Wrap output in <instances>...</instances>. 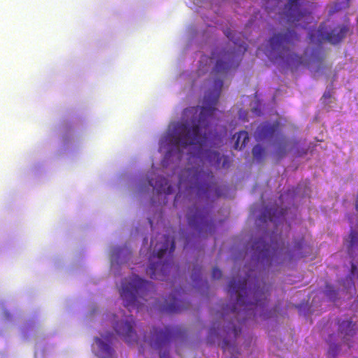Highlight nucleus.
Returning a JSON list of instances; mask_svg holds the SVG:
<instances>
[{"label":"nucleus","mask_w":358,"mask_h":358,"mask_svg":"<svg viewBox=\"0 0 358 358\" xmlns=\"http://www.w3.org/2000/svg\"><path fill=\"white\" fill-rule=\"evenodd\" d=\"M135 321L133 316L129 315L125 320L117 322L113 328L119 336H122L128 344L137 341V334L134 330Z\"/></svg>","instance_id":"nucleus-13"},{"label":"nucleus","mask_w":358,"mask_h":358,"mask_svg":"<svg viewBox=\"0 0 358 358\" xmlns=\"http://www.w3.org/2000/svg\"><path fill=\"white\" fill-rule=\"evenodd\" d=\"M223 85L220 79L215 80L216 90L211 94L204 96L203 102L206 105L200 108L198 118H193L191 124L188 122L180 123L175 127L174 133L169 135V141L176 147L186 148L196 145L198 153L207 141V131L210 119L214 115L220 93Z\"/></svg>","instance_id":"nucleus-1"},{"label":"nucleus","mask_w":358,"mask_h":358,"mask_svg":"<svg viewBox=\"0 0 358 358\" xmlns=\"http://www.w3.org/2000/svg\"><path fill=\"white\" fill-rule=\"evenodd\" d=\"M236 138L235 143H234V149L241 150L248 143L249 141V135L248 133L245 131H241L237 133L236 135L234 136V138Z\"/></svg>","instance_id":"nucleus-20"},{"label":"nucleus","mask_w":358,"mask_h":358,"mask_svg":"<svg viewBox=\"0 0 358 358\" xmlns=\"http://www.w3.org/2000/svg\"><path fill=\"white\" fill-rule=\"evenodd\" d=\"M348 31V29L346 26H338L331 30L326 36H324L321 30L316 31L314 29L309 32V39L313 42L315 41V34H317L318 37L317 41L320 43L325 39L332 44H337L345 38Z\"/></svg>","instance_id":"nucleus-14"},{"label":"nucleus","mask_w":358,"mask_h":358,"mask_svg":"<svg viewBox=\"0 0 358 358\" xmlns=\"http://www.w3.org/2000/svg\"><path fill=\"white\" fill-rule=\"evenodd\" d=\"M180 296L179 292L169 294L165 299L164 303L159 306L161 311L169 314L178 313L187 309L189 303L179 298Z\"/></svg>","instance_id":"nucleus-15"},{"label":"nucleus","mask_w":358,"mask_h":358,"mask_svg":"<svg viewBox=\"0 0 358 358\" xmlns=\"http://www.w3.org/2000/svg\"><path fill=\"white\" fill-rule=\"evenodd\" d=\"M104 338H105V339H106L107 341H108V340H109V339H108V336L104 337Z\"/></svg>","instance_id":"nucleus-37"},{"label":"nucleus","mask_w":358,"mask_h":358,"mask_svg":"<svg viewBox=\"0 0 358 358\" xmlns=\"http://www.w3.org/2000/svg\"><path fill=\"white\" fill-rule=\"evenodd\" d=\"M159 241L154 248V253L149 258L150 265L146 269L147 274L154 280H163L164 277L170 270L171 264L162 261L163 257L169 252H173L176 248L174 240L168 235H157Z\"/></svg>","instance_id":"nucleus-7"},{"label":"nucleus","mask_w":358,"mask_h":358,"mask_svg":"<svg viewBox=\"0 0 358 358\" xmlns=\"http://www.w3.org/2000/svg\"><path fill=\"white\" fill-rule=\"evenodd\" d=\"M153 289L152 282L133 275L122 280L119 292L124 307L129 311L135 308L138 310L151 296Z\"/></svg>","instance_id":"nucleus-5"},{"label":"nucleus","mask_w":358,"mask_h":358,"mask_svg":"<svg viewBox=\"0 0 358 358\" xmlns=\"http://www.w3.org/2000/svg\"><path fill=\"white\" fill-rule=\"evenodd\" d=\"M96 343L101 352V358H112L113 354V348L107 343H104L101 338H96Z\"/></svg>","instance_id":"nucleus-21"},{"label":"nucleus","mask_w":358,"mask_h":358,"mask_svg":"<svg viewBox=\"0 0 358 358\" xmlns=\"http://www.w3.org/2000/svg\"><path fill=\"white\" fill-rule=\"evenodd\" d=\"M169 156H170V152H168L166 153V157H169Z\"/></svg>","instance_id":"nucleus-35"},{"label":"nucleus","mask_w":358,"mask_h":358,"mask_svg":"<svg viewBox=\"0 0 358 358\" xmlns=\"http://www.w3.org/2000/svg\"><path fill=\"white\" fill-rule=\"evenodd\" d=\"M356 210L358 211V196L356 200V204H355Z\"/></svg>","instance_id":"nucleus-33"},{"label":"nucleus","mask_w":358,"mask_h":358,"mask_svg":"<svg viewBox=\"0 0 358 358\" xmlns=\"http://www.w3.org/2000/svg\"><path fill=\"white\" fill-rule=\"evenodd\" d=\"M334 337H335L334 335H330L329 336V339H328V342L329 344L328 354L329 355H331L332 357H335L339 350L338 345L334 343Z\"/></svg>","instance_id":"nucleus-22"},{"label":"nucleus","mask_w":358,"mask_h":358,"mask_svg":"<svg viewBox=\"0 0 358 358\" xmlns=\"http://www.w3.org/2000/svg\"><path fill=\"white\" fill-rule=\"evenodd\" d=\"M325 294L328 297H329L330 299L333 301L335 300L337 296V292L334 289V287L330 285H326Z\"/></svg>","instance_id":"nucleus-24"},{"label":"nucleus","mask_w":358,"mask_h":358,"mask_svg":"<svg viewBox=\"0 0 358 358\" xmlns=\"http://www.w3.org/2000/svg\"><path fill=\"white\" fill-rule=\"evenodd\" d=\"M355 325V323L351 320H343L338 322V334L343 342L346 343L349 348L351 347L350 341L356 334Z\"/></svg>","instance_id":"nucleus-17"},{"label":"nucleus","mask_w":358,"mask_h":358,"mask_svg":"<svg viewBox=\"0 0 358 358\" xmlns=\"http://www.w3.org/2000/svg\"><path fill=\"white\" fill-rule=\"evenodd\" d=\"M252 262L257 268L277 270L279 266L291 264L306 257L310 248L305 244L304 238L294 241V245H285L282 241L269 244L263 238L255 240L252 245Z\"/></svg>","instance_id":"nucleus-2"},{"label":"nucleus","mask_w":358,"mask_h":358,"mask_svg":"<svg viewBox=\"0 0 358 358\" xmlns=\"http://www.w3.org/2000/svg\"><path fill=\"white\" fill-rule=\"evenodd\" d=\"M151 244H152V245H153V244H154V241H153V240H152V241H151Z\"/></svg>","instance_id":"nucleus-38"},{"label":"nucleus","mask_w":358,"mask_h":358,"mask_svg":"<svg viewBox=\"0 0 358 358\" xmlns=\"http://www.w3.org/2000/svg\"><path fill=\"white\" fill-rule=\"evenodd\" d=\"M228 292L231 296L236 295V301L230 308L231 313L245 312L247 315L249 311L257 309L259 306H264L268 296V289H259L254 287H248V279L236 281L234 278L228 285Z\"/></svg>","instance_id":"nucleus-4"},{"label":"nucleus","mask_w":358,"mask_h":358,"mask_svg":"<svg viewBox=\"0 0 358 358\" xmlns=\"http://www.w3.org/2000/svg\"><path fill=\"white\" fill-rule=\"evenodd\" d=\"M206 157L208 161L216 168H228L229 166V159L227 156H221L218 152L207 150Z\"/></svg>","instance_id":"nucleus-19"},{"label":"nucleus","mask_w":358,"mask_h":358,"mask_svg":"<svg viewBox=\"0 0 358 358\" xmlns=\"http://www.w3.org/2000/svg\"><path fill=\"white\" fill-rule=\"evenodd\" d=\"M324 97H327V93H324V94L323 95Z\"/></svg>","instance_id":"nucleus-36"},{"label":"nucleus","mask_w":358,"mask_h":358,"mask_svg":"<svg viewBox=\"0 0 358 358\" xmlns=\"http://www.w3.org/2000/svg\"><path fill=\"white\" fill-rule=\"evenodd\" d=\"M222 349L224 352H229L230 354H231L234 350V347L231 346L227 339H224L222 343Z\"/></svg>","instance_id":"nucleus-25"},{"label":"nucleus","mask_w":358,"mask_h":358,"mask_svg":"<svg viewBox=\"0 0 358 358\" xmlns=\"http://www.w3.org/2000/svg\"><path fill=\"white\" fill-rule=\"evenodd\" d=\"M255 136L257 141L271 139L275 137L277 145L275 154L279 158L285 155L287 148L290 144V141L281 134L280 124L278 122L262 123L256 130Z\"/></svg>","instance_id":"nucleus-9"},{"label":"nucleus","mask_w":358,"mask_h":358,"mask_svg":"<svg viewBox=\"0 0 358 358\" xmlns=\"http://www.w3.org/2000/svg\"><path fill=\"white\" fill-rule=\"evenodd\" d=\"M252 155L254 158L257 160H261L264 155V149L259 145H256L252 148Z\"/></svg>","instance_id":"nucleus-23"},{"label":"nucleus","mask_w":358,"mask_h":358,"mask_svg":"<svg viewBox=\"0 0 358 358\" xmlns=\"http://www.w3.org/2000/svg\"><path fill=\"white\" fill-rule=\"evenodd\" d=\"M230 358H236V357H230Z\"/></svg>","instance_id":"nucleus-39"},{"label":"nucleus","mask_w":358,"mask_h":358,"mask_svg":"<svg viewBox=\"0 0 358 358\" xmlns=\"http://www.w3.org/2000/svg\"><path fill=\"white\" fill-rule=\"evenodd\" d=\"M347 280H349V282H350V284H351V286H352V287H353V288H355V284H354V282H352V278H351V277H350L349 278H347Z\"/></svg>","instance_id":"nucleus-31"},{"label":"nucleus","mask_w":358,"mask_h":358,"mask_svg":"<svg viewBox=\"0 0 358 358\" xmlns=\"http://www.w3.org/2000/svg\"><path fill=\"white\" fill-rule=\"evenodd\" d=\"M232 332L234 337L236 338L241 334V329H238L236 327H234V329H232Z\"/></svg>","instance_id":"nucleus-29"},{"label":"nucleus","mask_w":358,"mask_h":358,"mask_svg":"<svg viewBox=\"0 0 358 358\" xmlns=\"http://www.w3.org/2000/svg\"><path fill=\"white\" fill-rule=\"evenodd\" d=\"M188 224L198 231L203 236L212 234L215 227L213 221L209 219L208 215L199 208H190L187 214Z\"/></svg>","instance_id":"nucleus-11"},{"label":"nucleus","mask_w":358,"mask_h":358,"mask_svg":"<svg viewBox=\"0 0 358 358\" xmlns=\"http://www.w3.org/2000/svg\"><path fill=\"white\" fill-rule=\"evenodd\" d=\"M272 211V209H269V210H266V211L262 213V217H261V220H264V221H266V220H268L270 221H273V217L271 216V212Z\"/></svg>","instance_id":"nucleus-26"},{"label":"nucleus","mask_w":358,"mask_h":358,"mask_svg":"<svg viewBox=\"0 0 358 358\" xmlns=\"http://www.w3.org/2000/svg\"><path fill=\"white\" fill-rule=\"evenodd\" d=\"M192 279L193 282L195 283V286L198 285L197 281L201 280V273L200 271L197 273L196 271L192 275Z\"/></svg>","instance_id":"nucleus-28"},{"label":"nucleus","mask_w":358,"mask_h":358,"mask_svg":"<svg viewBox=\"0 0 358 358\" xmlns=\"http://www.w3.org/2000/svg\"><path fill=\"white\" fill-rule=\"evenodd\" d=\"M193 110H194V108H192V109L186 110H185V113H187V112H191V113H192Z\"/></svg>","instance_id":"nucleus-34"},{"label":"nucleus","mask_w":358,"mask_h":358,"mask_svg":"<svg viewBox=\"0 0 358 358\" xmlns=\"http://www.w3.org/2000/svg\"><path fill=\"white\" fill-rule=\"evenodd\" d=\"M348 252L355 262L351 264V273L358 278V260L355 256L358 255V232L351 230L348 238L345 239Z\"/></svg>","instance_id":"nucleus-16"},{"label":"nucleus","mask_w":358,"mask_h":358,"mask_svg":"<svg viewBox=\"0 0 358 358\" xmlns=\"http://www.w3.org/2000/svg\"><path fill=\"white\" fill-rule=\"evenodd\" d=\"M224 34L233 42L234 47L232 51H224L221 58L217 59L214 67L215 71L217 73H225L229 70L238 67L239 53L243 54L248 49L245 43H239L234 38V33L229 29L224 31Z\"/></svg>","instance_id":"nucleus-8"},{"label":"nucleus","mask_w":358,"mask_h":358,"mask_svg":"<svg viewBox=\"0 0 358 358\" xmlns=\"http://www.w3.org/2000/svg\"><path fill=\"white\" fill-rule=\"evenodd\" d=\"M160 358H169L168 355L164 352L162 354H160Z\"/></svg>","instance_id":"nucleus-30"},{"label":"nucleus","mask_w":358,"mask_h":358,"mask_svg":"<svg viewBox=\"0 0 358 358\" xmlns=\"http://www.w3.org/2000/svg\"><path fill=\"white\" fill-rule=\"evenodd\" d=\"M299 41V35L290 29L283 32L274 34L268 40L271 51L276 52L280 58L285 59L292 66H308L309 63L303 56H299L292 51L296 42Z\"/></svg>","instance_id":"nucleus-6"},{"label":"nucleus","mask_w":358,"mask_h":358,"mask_svg":"<svg viewBox=\"0 0 358 358\" xmlns=\"http://www.w3.org/2000/svg\"><path fill=\"white\" fill-rule=\"evenodd\" d=\"M299 1L289 0L283 10L279 13L278 20L281 22H286L289 25L306 29L307 25L313 21V16L310 12L300 10Z\"/></svg>","instance_id":"nucleus-10"},{"label":"nucleus","mask_w":358,"mask_h":358,"mask_svg":"<svg viewBox=\"0 0 358 358\" xmlns=\"http://www.w3.org/2000/svg\"><path fill=\"white\" fill-rule=\"evenodd\" d=\"M177 334L178 331L169 327L162 329L154 327L151 331L150 339L148 340L145 337L144 341H148L152 348L158 349L169 343Z\"/></svg>","instance_id":"nucleus-12"},{"label":"nucleus","mask_w":358,"mask_h":358,"mask_svg":"<svg viewBox=\"0 0 358 358\" xmlns=\"http://www.w3.org/2000/svg\"><path fill=\"white\" fill-rule=\"evenodd\" d=\"M121 251H122L121 248L117 249L116 251H115L116 255H120Z\"/></svg>","instance_id":"nucleus-32"},{"label":"nucleus","mask_w":358,"mask_h":358,"mask_svg":"<svg viewBox=\"0 0 358 358\" xmlns=\"http://www.w3.org/2000/svg\"><path fill=\"white\" fill-rule=\"evenodd\" d=\"M222 271L219 268L215 267L212 271V277L214 279H220L222 277Z\"/></svg>","instance_id":"nucleus-27"},{"label":"nucleus","mask_w":358,"mask_h":358,"mask_svg":"<svg viewBox=\"0 0 358 358\" xmlns=\"http://www.w3.org/2000/svg\"><path fill=\"white\" fill-rule=\"evenodd\" d=\"M350 0H348V1H349Z\"/></svg>","instance_id":"nucleus-40"},{"label":"nucleus","mask_w":358,"mask_h":358,"mask_svg":"<svg viewBox=\"0 0 358 358\" xmlns=\"http://www.w3.org/2000/svg\"><path fill=\"white\" fill-rule=\"evenodd\" d=\"M148 182L159 194L164 193L169 195L174 191L173 187L169 184V180L162 176H158L155 182L152 178L150 179Z\"/></svg>","instance_id":"nucleus-18"},{"label":"nucleus","mask_w":358,"mask_h":358,"mask_svg":"<svg viewBox=\"0 0 358 358\" xmlns=\"http://www.w3.org/2000/svg\"><path fill=\"white\" fill-rule=\"evenodd\" d=\"M179 192L175 196L174 205L180 199L182 190L186 197L208 199L213 192L220 196L218 188L212 172H205L200 167L183 169L179 176Z\"/></svg>","instance_id":"nucleus-3"}]
</instances>
